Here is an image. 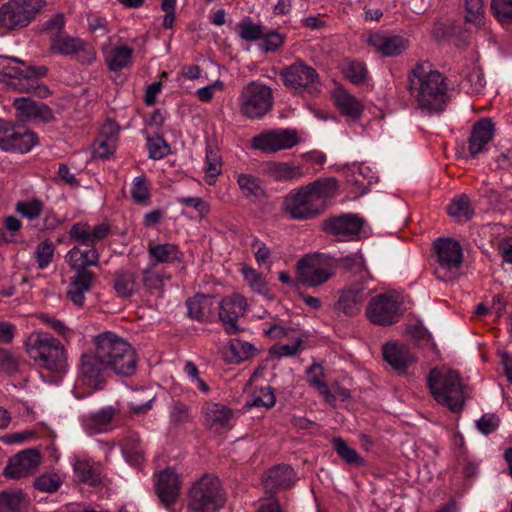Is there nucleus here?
<instances>
[{
    "label": "nucleus",
    "mask_w": 512,
    "mask_h": 512,
    "mask_svg": "<svg viewBox=\"0 0 512 512\" xmlns=\"http://www.w3.org/2000/svg\"><path fill=\"white\" fill-rule=\"evenodd\" d=\"M222 172V161L219 151L208 145L206 149V169L205 181L208 185H213L216 178Z\"/></svg>",
    "instance_id": "37998d69"
},
{
    "label": "nucleus",
    "mask_w": 512,
    "mask_h": 512,
    "mask_svg": "<svg viewBox=\"0 0 512 512\" xmlns=\"http://www.w3.org/2000/svg\"><path fill=\"white\" fill-rule=\"evenodd\" d=\"M273 106L272 89L258 81H251L241 91L239 109L242 115L249 119H260Z\"/></svg>",
    "instance_id": "9b49d317"
},
{
    "label": "nucleus",
    "mask_w": 512,
    "mask_h": 512,
    "mask_svg": "<svg viewBox=\"0 0 512 512\" xmlns=\"http://www.w3.org/2000/svg\"><path fill=\"white\" fill-rule=\"evenodd\" d=\"M121 449L130 464L138 465L144 460L145 451L137 433L128 434L122 441Z\"/></svg>",
    "instance_id": "c9c22d12"
},
{
    "label": "nucleus",
    "mask_w": 512,
    "mask_h": 512,
    "mask_svg": "<svg viewBox=\"0 0 512 512\" xmlns=\"http://www.w3.org/2000/svg\"><path fill=\"white\" fill-rule=\"evenodd\" d=\"M408 90L418 107L428 112H441L447 100L445 78L428 63L417 64L408 74Z\"/></svg>",
    "instance_id": "7ed1b4c3"
},
{
    "label": "nucleus",
    "mask_w": 512,
    "mask_h": 512,
    "mask_svg": "<svg viewBox=\"0 0 512 512\" xmlns=\"http://www.w3.org/2000/svg\"><path fill=\"white\" fill-rule=\"evenodd\" d=\"M27 504V496L20 490L0 493V512H20Z\"/></svg>",
    "instance_id": "58836bf2"
},
{
    "label": "nucleus",
    "mask_w": 512,
    "mask_h": 512,
    "mask_svg": "<svg viewBox=\"0 0 512 512\" xmlns=\"http://www.w3.org/2000/svg\"><path fill=\"white\" fill-rule=\"evenodd\" d=\"M30 358L41 368L53 372H62L66 367V351L56 338L38 333L30 338L27 345Z\"/></svg>",
    "instance_id": "0eeeda50"
},
{
    "label": "nucleus",
    "mask_w": 512,
    "mask_h": 512,
    "mask_svg": "<svg viewBox=\"0 0 512 512\" xmlns=\"http://www.w3.org/2000/svg\"><path fill=\"white\" fill-rule=\"evenodd\" d=\"M170 422L173 425H182L192 420V414L190 407L181 402L174 401L170 408Z\"/></svg>",
    "instance_id": "864d4df0"
},
{
    "label": "nucleus",
    "mask_w": 512,
    "mask_h": 512,
    "mask_svg": "<svg viewBox=\"0 0 512 512\" xmlns=\"http://www.w3.org/2000/svg\"><path fill=\"white\" fill-rule=\"evenodd\" d=\"M74 473L80 482L97 486L102 481V466L90 459H77L74 463Z\"/></svg>",
    "instance_id": "c756f323"
},
{
    "label": "nucleus",
    "mask_w": 512,
    "mask_h": 512,
    "mask_svg": "<svg viewBox=\"0 0 512 512\" xmlns=\"http://www.w3.org/2000/svg\"><path fill=\"white\" fill-rule=\"evenodd\" d=\"M181 489L179 475L171 468L158 474L156 481V493L161 503L168 507L178 498Z\"/></svg>",
    "instance_id": "4be33fe9"
},
{
    "label": "nucleus",
    "mask_w": 512,
    "mask_h": 512,
    "mask_svg": "<svg viewBox=\"0 0 512 512\" xmlns=\"http://www.w3.org/2000/svg\"><path fill=\"white\" fill-rule=\"evenodd\" d=\"M368 44L385 57L400 55L408 47V41L401 36H387L379 33L370 35Z\"/></svg>",
    "instance_id": "393cba45"
},
{
    "label": "nucleus",
    "mask_w": 512,
    "mask_h": 512,
    "mask_svg": "<svg viewBox=\"0 0 512 512\" xmlns=\"http://www.w3.org/2000/svg\"><path fill=\"white\" fill-rule=\"evenodd\" d=\"M298 143L297 133L289 129L271 130L252 139V147L266 153L292 148Z\"/></svg>",
    "instance_id": "4468645a"
},
{
    "label": "nucleus",
    "mask_w": 512,
    "mask_h": 512,
    "mask_svg": "<svg viewBox=\"0 0 512 512\" xmlns=\"http://www.w3.org/2000/svg\"><path fill=\"white\" fill-rule=\"evenodd\" d=\"M93 344L97 357L116 374L131 376L136 372V352L124 338L114 332L105 331L94 336Z\"/></svg>",
    "instance_id": "20e7f679"
},
{
    "label": "nucleus",
    "mask_w": 512,
    "mask_h": 512,
    "mask_svg": "<svg viewBox=\"0 0 512 512\" xmlns=\"http://www.w3.org/2000/svg\"><path fill=\"white\" fill-rule=\"evenodd\" d=\"M13 107L17 111V116L23 121L49 123L54 120L53 111L49 106L30 98H16Z\"/></svg>",
    "instance_id": "aec40b11"
},
{
    "label": "nucleus",
    "mask_w": 512,
    "mask_h": 512,
    "mask_svg": "<svg viewBox=\"0 0 512 512\" xmlns=\"http://www.w3.org/2000/svg\"><path fill=\"white\" fill-rule=\"evenodd\" d=\"M65 18L62 13L54 15L45 22L43 31L48 35L49 41L52 42L62 34H65Z\"/></svg>",
    "instance_id": "13d9d810"
},
{
    "label": "nucleus",
    "mask_w": 512,
    "mask_h": 512,
    "mask_svg": "<svg viewBox=\"0 0 512 512\" xmlns=\"http://www.w3.org/2000/svg\"><path fill=\"white\" fill-rule=\"evenodd\" d=\"M15 210L21 216L33 220L40 216L43 210V204L38 199L30 201H19L16 203Z\"/></svg>",
    "instance_id": "4d7b16f0"
},
{
    "label": "nucleus",
    "mask_w": 512,
    "mask_h": 512,
    "mask_svg": "<svg viewBox=\"0 0 512 512\" xmlns=\"http://www.w3.org/2000/svg\"><path fill=\"white\" fill-rule=\"evenodd\" d=\"M149 158L160 160L170 152V146L159 134L149 135L146 138Z\"/></svg>",
    "instance_id": "a18cd8bd"
},
{
    "label": "nucleus",
    "mask_w": 512,
    "mask_h": 512,
    "mask_svg": "<svg viewBox=\"0 0 512 512\" xmlns=\"http://www.w3.org/2000/svg\"><path fill=\"white\" fill-rule=\"evenodd\" d=\"M279 77L287 91L294 96L316 98L321 93L319 73L303 60H296L283 67Z\"/></svg>",
    "instance_id": "423d86ee"
},
{
    "label": "nucleus",
    "mask_w": 512,
    "mask_h": 512,
    "mask_svg": "<svg viewBox=\"0 0 512 512\" xmlns=\"http://www.w3.org/2000/svg\"><path fill=\"white\" fill-rule=\"evenodd\" d=\"M40 463V453L35 449H26L10 458L4 475L10 479L24 478L35 473Z\"/></svg>",
    "instance_id": "dca6fc26"
},
{
    "label": "nucleus",
    "mask_w": 512,
    "mask_h": 512,
    "mask_svg": "<svg viewBox=\"0 0 512 512\" xmlns=\"http://www.w3.org/2000/svg\"><path fill=\"white\" fill-rule=\"evenodd\" d=\"M237 184L243 196L251 201H257L266 196V192L261 184V180L252 174H238Z\"/></svg>",
    "instance_id": "f704fd0d"
},
{
    "label": "nucleus",
    "mask_w": 512,
    "mask_h": 512,
    "mask_svg": "<svg viewBox=\"0 0 512 512\" xmlns=\"http://www.w3.org/2000/svg\"><path fill=\"white\" fill-rule=\"evenodd\" d=\"M269 175L276 181L299 179L304 176L300 166L288 162H273L268 165Z\"/></svg>",
    "instance_id": "e433bc0d"
},
{
    "label": "nucleus",
    "mask_w": 512,
    "mask_h": 512,
    "mask_svg": "<svg viewBox=\"0 0 512 512\" xmlns=\"http://www.w3.org/2000/svg\"><path fill=\"white\" fill-rule=\"evenodd\" d=\"M261 39L263 40L261 47L265 52H275L283 45L285 37L275 31H264V37Z\"/></svg>",
    "instance_id": "338daca9"
},
{
    "label": "nucleus",
    "mask_w": 512,
    "mask_h": 512,
    "mask_svg": "<svg viewBox=\"0 0 512 512\" xmlns=\"http://www.w3.org/2000/svg\"><path fill=\"white\" fill-rule=\"evenodd\" d=\"M491 9L501 25H512V0H491Z\"/></svg>",
    "instance_id": "de8ad7c7"
},
{
    "label": "nucleus",
    "mask_w": 512,
    "mask_h": 512,
    "mask_svg": "<svg viewBox=\"0 0 512 512\" xmlns=\"http://www.w3.org/2000/svg\"><path fill=\"white\" fill-rule=\"evenodd\" d=\"M295 481L296 474L293 468L286 464L273 466L262 477L265 491L271 494L292 487Z\"/></svg>",
    "instance_id": "412c9836"
},
{
    "label": "nucleus",
    "mask_w": 512,
    "mask_h": 512,
    "mask_svg": "<svg viewBox=\"0 0 512 512\" xmlns=\"http://www.w3.org/2000/svg\"><path fill=\"white\" fill-rule=\"evenodd\" d=\"M118 141L97 137L93 144V155L96 158L105 159L111 156L117 147Z\"/></svg>",
    "instance_id": "e2e57ef3"
},
{
    "label": "nucleus",
    "mask_w": 512,
    "mask_h": 512,
    "mask_svg": "<svg viewBox=\"0 0 512 512\" xmlns=\"http://www.w3.org/2000/svg\"><path fill=\"white\" fill-rule=\"evenodd\" d=\"M427 383L434 399L454 413L463 410L468 386L462 383L457 371L450 369L430 370Z\"/></svg>",
    "instance_id": "39448f33"
},
{
    "label": "nucleus",
    "mask_w": 512,
    "mask_h": 512,
    "mask_svg": "<svg viewBox=\"0 0 512 512\" xmlns=\"http://www.w3.org/2000/svg\"><path fill=\"white\" fill-rule=\"evenodd\" d=\"M436 277L443 281L454 279L458 273L463 260L462 247L458 241L451 238H439L433 245Z\"/></svg>",
    "instance_id": "9d476101"
},
{
    "label": "nucleus",
    "mask_w": 512,
    "mask_h": 512,
    "mask_svg": "<svg viewBox=\"0 0 512 512\" xmlns=\"http://www.w3.org/2000/svg\"><path fill=\"white\" fill-rule=\"evenodd\" d=\"M239 35L246 41H256L264 37V27L250 21H242L238 24Z\"/></svg>",
    "instance_id": "bf43d9fd"
},
{
    "label": "nucleus",
    "mask_w": 512,
    "mask_h": 512,
    "mask_svg": "<svg viewBox=\"0 0 512 512\" xmlns=\"http://www.w3.org/2000/svg\"><path fill=\"white\" fill-rule=\"evenodd\" d=\"M61 485V480L56 474H44L34 481V487L46 493L56 492Z\"/></svg>",
    "instance_id": "680f3d73"
},
{
    "label": "nucleus",
    "mask_w": 512,
    "mask_h": 512,
    "mask_svg": "<svg viewBox=\"0 0 512 512\" xmlns=\"http://www.w3.org/2000/svg\"><path fill=\"white\" fill-rule=\"evenodd\" d=\"M338 181L333 178L314 182L291 190L282 203V209L293 220L306 221L321 215L336 195Z\"/></svg>",
    "instance_id": "f257e3e1"
},
{
    "label": "nucleus",
    "mask_w": 512,
    "mask_h": 512,
    "mask_svg": "<svg viewBox=\"0 0 512 512\" xmlns=\"http://www.w3.org/2000/svg\"><path fill=\"white\" fill-rule=\"evenodd\" d=\"M55 249V245L50 240H44L36 246L34 256L39 269H45L50 265Z\"/></svg>",
    "instance_id": "49530a36"
},
{
    "label": "nucleus",
    "mask_w": 512,
    "mask_h": 512,
    "mask_svg": "<svg viewBox=\"0 0 512 512\" xmlns=\"http://www.w3.org/2000/svg\"><path fill=\"white\" fill-rule=\"evenodd\" d=\"M223 504L220 480L212 474H204L189 489L187 508L191 512H216Z\"/></svg>",
    "instance_id": "6e6552de"
},
{
    "label": "nucleus",
    "mask_w": 512,
    "mask_h": 512,
    "mask_svg": "<svg viewBox=\"0 0 512 512\" xmlns=\"http://www.w3.org/2000/svg\"><path fill=\"white\" fill-rule=\"evenodd\" d=\"M113 288L118 297H131L139 289L136 274L128 269H118L113 275Z\"/></svg>",
    "instance_id": "c85d7f7f"
},
{
    "label": "nucleus",
    "mask_w": 512,
    "mask_h": 512,
    "mask_svg": "<svg viewBox=\"0 0 512 512\" xmlns=\"http://www.w3.org/2000/svg\"><path fill=\"white\" fill-rule=\"evenodd\" d=\"M107 369L109 367L97 357L95 352L83 354L80 363V380L84 385L94 390H100L104 387V374Z\"/></svg>",
    "instance_id": "a211bd4d"
},
{
    "label": "nucleus",
    "mask_w": 512,
    "mask_h": 512,
    "mask_svg": "<svg viewBox=\"0 0 512 512\" xmlns=\"http://www.w3.org/2000/svg\"><path fill=\"white\" fill-rule=\"evenodd\" d=\"M333 447L336 453L348 464H360L362 459L358 452L349 447L342 438L333 439Z\"/></svg>",
    "instance_id": "6e6d98bb"
},
{
    "label": "nucleus",
    "mask_w": 512,
    "mask_h": 512,
    "mask_svg": "<svg viewBox=\"0 0 512 512\" xmlns=\"http://www.w3.org/2000/svg\"><path fill=\"white\" fill-rule=\"evenodd\" d=\"M308 382L311 386L315 387L319 393L324 397L328 403L335 402L336 398L331 393L323 372V368L320 364H312L307 370Z\"/></svg>",
    "instance_id": "4c0bfd02"
},
{
    "label": "nucleus",
    "mask_w": 512,
    "mask_h": 512,
    "mask_svg": "<svg viewBox=\"0 0 512 512\" xmlns=\"http://www.w3.org/2000/svg\"><path fill=\"white\" fill-rule=\"evenodd\" d=\"M114 415L115 410L112 407H106L99 412L85 416L84 423L92 432H102L107 429Z\"/></svg>",
    "instance_id": "79ce46f5"
},
{
    "label": "nucleus",
    "mask_w": 512,
    "mask_h": 512,
    "mask_svg": "<svg viewBox=\"0 0 512 512\" xmlns=\"http://www.w3.org/2000/svg\"><path fill=\"white\" fill-rule=\"evenodd\" d=\"M384 360L399 374H405L408 367L417 361L416 355L403 343L392 341L382 348Z\"/></svg>",
    "instance_id": "6ab92c4d"
},
{
    "label": "nucleus",
    "mask_w": 512,
    "mask_h": 512,
    "mask_svg": "<svg viewBox=\"0 0 512 512\" xmlns=\"http://www.w3.org/2000/svg\"><path fill=\"white\" fill-rule=\"evenodd\" d=\"M81 45V39L69 36L67 33L62 34L52 42H50V51L53 54L62 56H74Z\"/></svg>",
    "instance_id": "a19ab883"
},
{
    "label": "nucleus",
    "mask_w": 512,
    "mask_h": 512,
    "mask_svg": "<svg viewBox=\"0 0 512 512\" xmlns=\"http://www.w3.org/2000/svg\"><path fill=\"white\" fill-rule=\"evenodd\" d=\"M242 273L245 281L254 292L259 294H265L267 292V283L261 273L250 267H244Z\"/></svg>",
    "instance_id": "5fc2aeb1"
},
{
    "label": "nucleus",
    "mask_w": 512,
    "mask_h": 512,
    "mask_svg": "<svg viewBox=\"0 0 512 512\" xmlns=\"http://www.w3.org/2000/svg\"><path fill=\"white\" fill-rule=\"evenodd\" d=\"M299 280L311 287L325 283L332 275L331 265L322 255H308L298 261Z\"/></svg>",
    "instance_id": "ddd939ff"
},
{
    "label": "nucleus",
    "mask_w": 512,
    "mask_h": 512,
    "mask_svg": "<svg viewBox=\"0 0 512 512\" xmlns=\"http://www.w3.org/2000/svg\"><path fill=\"white\" fill-rule=\"evenodd\" d=\"M43 0H9L0 7V26L20 30L32 23L44 8Z\"/></svg>",
    "instance_id": "1a4fd4ad"
},
{
    "label": "nucleus",
    "mask_w": 512,
    "mask_h": 512,
    "mask_svg": "<svg viewBox=\"0 0 512 512\" xmlns=\"http://www.w3.org/2000/svg\"><path fill=\"white\" fill-rule=\"evenodd\" d=\"M131 196L137 204H147L150 199V191L146 177L138 176L134 178L131 187Z\"/></svg>",
    "instance_id": "603ef678"
},
{
    "label": "nucleus",
    "mask_w": 512,
    "mask_h": 512,
    "mask_svg": "<svg viewBox=\"0 0 512 512\" xmlns=\"http://www.w3.org/2000/svg\"><path fill=\"white\" fill-rule=\"evenodd\" d=\"M368 319L376 325L389 326L400 318V305L394 294L382 293L374 296L366 308Z\"/></svg>",
    "instance_id": "f8f14e48"
},
{
    "label": "nucleus",
    "mask_w": 512,
    "mask_h": 512,
    "mask_svg": "<svg viewBox=\"0 0 512 512\" xmlns=\"http://www.w3.org/2000/svg\"><path fill=\"white\" fill-rule=\"evenodd\" d=\"M363 285H355L342 291L336 303V309L348 316L357 315L368 293Z\"/></svg>",
    "instance_id": "a878e982"
},
{
    "label": "nucleus",
    "mask_w": 512,
    "mask_h": 512,
    "mask_svg": "<svg viewBox=\"0 0 512 512\" xmlns=\"http://www.w3.org/2000/svg\"><path fill=\"white\" fill-rule=\"evenodd\" d=\"M246 309L247 301L240 294H232L222 299L219 318L228 334H234L240 330L238 319L245 314Z\"/></svg>",
    "instance_id": "f3484780"
},
{
    "label": "nucleus",
    "mask_w": 512,
    "mask_h": 512,
    "mask_svg": "<svg viewBox=\"0 0 512 512\" xmlns=\"http://www.w3.org/2000/svg\"><path fill=\"white\" fill-rule=\"evenodd\" d=\"M111 233V227L107 223L95 226L87 222H77L69 230L71 241L78 243L71 248L65 259L69 267L76 272L89 271L87 268L96 266L99 262L100 253L96 244Z\"/></svg>",
    "instance_id": "f03ea898"
},
{
    "label": "nucleus",
    "mask_w": 512,
    "mask_h": 512,
    "mask_svg": "<svg viewBox=\"0 0 512 512\" xmlns=\"http://www.w3.org/2000/svg\"><path fill=\"white\" fill-rule=\"evenodd\" d=\"M149 263L157 266L162 263H174L183 259V253L173 243L154 244L149 243L147 248Z\"/></svg>",
    "instance_id": "cd10ccee"
},
{
    "label": "nucleus",
    "mask_w": 512,
    "mask_h": 512,
    "mask_svg": "<svg viewBox=\"0 0 512 512\" xmlns=\"http://www.w3.org/2000/svg\"><path fill=\"white\" fill-rule=\"evenodd\" d=\"M334 101L342 115L353 120L360 118L363 112V104L355 96L345 90L334 92Z\"/></svg>",
    "instance_id": "7c9ffc66"
},
{
    "label": "nucleus",
    "mask_w": 512,
    "mask_h": 512,
    "mask_svg": "<svg viewBox=\"0 0 512 512\" xmlns=\"http://www.w3.org/2000/svg\"><path fill=\"white\" fill-rule=\"evenodd\" d=\"M465 20L477 28H481L484 25V6L482 0H466Z\"/></svg>",
    "instance_id": "09e8293b"
},
{
    "label": "nucleus",
    "mask_w": 512,
    "mask_h": 512,
    "mask_svg": "<svg viewBox=\"0 0 512 512\" xmlns=\"http://www.w3.org/2000/svg\"><path fill=\"white\" fill-rule=\"evenodd\" d=\"M37 136L34 132L28 131L23 128L16 129L13 137L10 139L9 151L26 153L36 145Z\"/></svg>",
    "instance_id": "ea45409f"
},
{
    "label": "nucleus",
    "mask_w": 512,
    "mask_h": 512,
    "mask_svg": "<svg viewBox=\"0 0 512 512\" xmlns=\"http://www.w3.org/2000/svg\"><path fill=\"white\" fill-rule=\"evenodd\" d=\"M343 73L353 84L359 85L366 81L368 70L362 62L349 61L343 68Z\"/></svg>",
    "instance_id": "3c124183"
},
{
    "label": "nucleus",
    "mask_w": 512,
    "mask_h": 512,
    "mask_svg": "<svg viewBox=\"0 0 512 512\" xmlns=\"http://www.w3.org/2000/svg\"><path fill=\"white\" fill-rule=\"evenodd\" d=\"M97 276L92 271L76 272L70 279L67 298L76 306H83L85 294L90 292Z\"/></svg>",
    "instance_id": "5701e85b"
},
{
    "label": "nucleus",
    "mask_w": 512,
    "mask_h": 512,
    "mask_svg": "<svg viewBox=\"0 0 512 512\" xmlns=\"http://www.w3.org/2000/svg\"><path fill=\"white\" fill-rule=\"evenodd\" d=\"M18 358L9 350L0 347V372L13 374L18 371Z\"/></svg>",
    "instance_id": "0e129e2a"
},
{
    "label": "nucleus",
    "mask_w": 512,
    "mask_h": 512,
    "mask_svg": "<svg viewBox=\"0 0 512 512\" xmlns=\"http://www.w3.org/2000/svg\"><path fill=\"white\" fill-rule=\"evenodd\" d=\"M202 413L205 425L215 430L228 427L233 418L230 408L215 402H206L202 407Z\"/></svg>",
    "instance_id": "bb28decb"
},
{
    "label": "nucleus",
    "mask_w": 512,
    "mask_h": 512,
    "mask_svg": "<svg viewBox=\"0 0 512 512\" xmlns=\"http://www.w3.org/2000/svg\"><path fill=\"white\" fill-rule=\"evenodd\" d=\"M133 50L127 45L114 46L105 52V62L110 71L118 72L128 67L132 61Z\"/></svg>",
    "instance_id": "473e14b6"
},
{
    "label": "nucleus",
    "mask_w": 512,
    "mask_h": 512,
    "mask_svg": "<svg viewBox=\"0 0 512 512\" xmlns=\"http://www.w3.org/2000/svg\"><path fill=\"white\" fill-rule=\"evenodd\" d=\"M363 219L354 214H343L325 219L322 229L340 240H351L357 236L363 226Z\"/></svg>",
    "instance_id": "2eb2a0df"
},
{
    "label": "nucleus",
    "mask_w": 512,
    "mask_h": 512,
    "mask_svg": "<svg viewBox=\"0 0 512 512\" xmlns=\"http://www.w3.org/2000/svg\"><path fill=\"white\" fill-rule=\"evenodd\" d=\"M177 202L186 207L195 209L201 218L209 214V205L200 197H180Z\"/></svg>",
    "instance_id": "774afa93"
},
{
    "label": "nucleus",
    "mask_w": 512,
    "mask_h": 512,
    "mask_svg": "<svg viewBox=\"0 0 512 512\" xmlns=\"http://www.w3.org/2000/svg\"><path fill=\"white\" fill-rule=\"evenodd\" d=\"M211 307V299L203 294H197L187 300L188 314L192 319L202 321Z\"/></svg>",
    "instance_id": "c03bdc74"
},
{
    "label": "nucleus",
    "mask_w": 512,
    "mask_h": 512,
    "mask_svg": "<svg viewBox=\"0 0 512 512\" xmlns=\"http://www.w3.org/2000/svg\"><path fill=\"white\" fill-rule=\"evenodd\" d=\"M447 213L457 223H466L474 215V208L466 194L455 196L447 206Z\"/></svg>",
    "instance_id": "2f4dec72"
},
{
    "label": "nucleus",
    "mask_w": 512,
    "mask_h": 512,
    "mask_svg": "<svg viewBox=\"0 0 512 512\" xmlns=\"http://www.w3.org/2000/svg\"><path fill=\"white\" fill-rule=\"evenodd\" d=\"M275 402L274 391L270 386L261 387L253 393L252 406L271 408Z\"/></svg>",
    "instance_id": "052dcab7"
},
{
    "label": "nucleus",
    "mask_w": 512,
    "mask_h": 512,
    "mask_svg": "<svg viewBox=\"0 0 512 512\" xmlns=\"http://www.w3.org/2000/svg\"><path fill=\"white\" fill-rule=\"evenodd\" d=\"M494 130V124L490 118H481L473 125L468 140V150L472 157L484 151L494 136Z\"/></svg>",
    "instance_id": "b1692460"
},
{
    "label": "nucleus",
    "mask_w": 512,
    "mask_h": 512,
    "mask_svg": "<svg viewBox=\"0 0 512 512\" xmlns=\"http://www.w3.org/2000/svg\"><path fill=\"white\" fill-rule=\"evenodd\" d=\"M468 84H470L469 91L471 93H479L485 86V79L484 75L481 69L474 68L465 78V80L462 82V85L466 87Z\"/></svg>",
    "instance_id": "69168bd1"
},
{
    "label": "nucleus",
    "mask_w": 512,
    "mask_h": 512,
    "mask_svg": "<svg viewBox=\"0 0 512 512\" xmlns=\"http://www.w3.org/2000/svg\"><path fill=\"white\" fill-rule=\"evenodd\" d=\"M164 278V273L156 270L151 263L142 271V284L148 291L160 289L164 284Z\"/></svg>",
    "instance_id": "8fccbe9b"
},
{
    "label": "nucleus",
    "mask_w": 512,
    "mask_h": 512,
    "mask_svg": "<svg viewBox=\"0 0 512 512\" xmlns=\"http://www.w3.org/2000/svg\"><path fill=\"white\" fill-rule=\"evenodd\" d=\"M255 351L256 348L253 344L240 339H232L224 350V357L227 362L238 364L252 358Z\"/></svg>",
    "instance_id": "72a5a7b5"
}]
</instances>
